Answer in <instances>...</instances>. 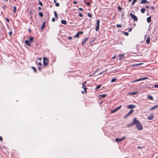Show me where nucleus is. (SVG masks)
I'll return each mask as SVG.
<instances>
[{
  "instance_id": "f257e3e1",
  "label": "nucleus",
  "mask_w": 158,
  "mask_h": 158,
  "mask_svg": "<svg viewBox=\"0 0 158 158\" xmlns=\"http://www.w3.org/2000/svg\"><path fill=\"white\" fill-rule=\"evenodd\" d=\"M134 124L138 130H142L143 129L142 125L136 119V118L134 119Z\"/></svg>"
},
{
  "instance_id": "f03ea898",
  "label": "nucleus",
  "mask_w": 158,
  "mask_h": 158,
  "mask_svg": "<svg viewBox=\"0 0 158 158\" xmlns=\"http://www.w3.org/2000/svg\"><path fill=\"white\" fill-rule=\"evenodd\" d=\"M48 60L46 57L43 58V64L44 66H47L48 64Z\"/></svg>"
},
{
  "instance_id": "7ed1b4c3",
  "label": "nucleus",
  "mask_w": 158,
  "mask_h": 158,
  "mask_svg": "<svg viewBox=\"0 0 158 158\" xmlns=\"http://www.w3.org/2000/svg\"><path fill=\"white\" fill-rule=\"evenodd\" d=\"M100 20L99 19L97 20L96 22V26L95 27V29L96 31H98L100 27Z\"/></svg>"
},
{
  "instance_id": "20e7f679",
  "label": "nucleus",
  "mask_w": 158,
  "mask_h": 158,
  "mask_svg": "<svg viewBox=\"0 0 158 158\" xmlns=\"http://www.w3.org/2000/svg\"><path fill=\"white\" fill-rule=\"evenodd\" d=\"M130 16H131V18L133 19L134 21H137L138 18L134 14H133L132 13L130 14Z\"/></svg>"
},
{
  "instance_id": "39448f33",
  "label": "nucleus",
  "mask_w": 158,
  "mask_h": 158,
  "mask_svg": "<svg viewBox=\"0 0 158 158\" xmlns=\"http://www.w3.org/2000/svg\"><path fill=\"white\" fill-rule=\"evenodd\" d=\"M121 106H120L116 108H115L114 109V110H112L111 111L110 113L111 114H112V113H114L116 112L121 107Z\"/></svg>"
},
{
  "instance_id": "423d86ee",
  "label": "nucleus",
  "mask_w": 158,
  "mask_h": 158,
  "mask_svg": "<svg viewBox=\"0 0 158 158\" xmlns=\"http://www.w3.org/2000/svg\"><path fill=\"white\" fill-rule=\"evenodd\" d=\"M148 77H143V78H140V79H137V80H135V81H131V82H136L139 81H140L144 80H145V79H148Z\"/></svg>"
},
{
  "instance_id": "0eeeda50",
  "label": "nucleus",
  "mask_w": 158,
  "mask_h": 158,
  "mask_svg": "<svg viewBox=\"0 0 158 158\" xmlns=\"http://www.w3.org/2000/svg\"><path fill=\"white\" fill-rule=\"evenodd\" d=\"M134 111L133 109H131L124 117V118H126L127 117L129 116Z\"/></svg>"
},
{
  "instance_id": "6e6552de",
  "label": "nucleus",
  "mask_w": 158,
  "mask_h": 158,
  "mask_svg": "<svg viewBox=\"0 0 158 158\" xmlns=\"http://www.w3.org/2000/svg\"><path fill=\"white\" fill-rule=\"evenodd\" d=\"M154 118V115L153 114H150L148 117V120H152Z\"/></svg>"
},
{
  "instance_id": "1a4fd4ad",
  "label": "nucleus",
  "mask_w": 158,
  "mask_h": 158,
  "mask_svg": "<svg viewBox=\"0 0 158 158\" xmlns=\"http://www.w3.org/2000/svg\"><path fill=\"white\" fill-rule=\"evenodd\" d=\"M83 33V31H80L79 32L77 33L76 35L74 36V37H78L79 36V35L81 34H82Z\"/></svg>"
},
{
  "instance_id": "9d476101",
  "label": "nucleus",
  "mask_w": 158,
  "mask_h": 158,
  "mask_svg": "<svg viewBox=\"0 0 158 158\" xmlns=\"http://www.w3.org/2000/svg\"><path fill=\"white\" fill-rule=\"evenodd\" d=\"M24 42L28 46H31V44L29 41L26 40Z\"/></svg>"
},
{
  "instance_id": "9b49d317",
  "label": "nucleus",
  "mask_w": 158,
  "mask_h": 158,
  "mask_svg": "<svg viewBox=\"0 0 158 158\" xmlns=\"http://www.w3.org/2000/svg\"><path fill=\"white\" fill-rule=\"evenodd\" d=\"M135 107V106L134 105H130L127 106V108L131 109Z\"/></svg>"
},
{
  "instance_id": "f8f14e48",
  "label": "nucleus",
  "mask_w": 158,
  "mask_h": 158,
  "mask_svg": "<svg viewBox=\"0 0 158 158\" xmlns=\"http://www.w3.org/2000/svg\"><path fill=\"white\" fill-rule=\"evenodd\" d=\"M140 3L144 4L145 3H148V2L146 0H141L140 1Z\"/></svg>"
},
{
  "instance_id": "ddd939ff",
  "label": "nucleus",
  "mask_w": 158,
  "mask_h": 158,
  "mask_svg": "<svg viewBox=\"0 0 158 158\" xmlns=\"http://www.w3.org/2000/svg\"><path fill=\"white\" fill-rule=\"evenodd\" d=\"M150 36H148L147 37V39L146 40V43L147 44H149L150 41Z\"/></svg>"
},
{
  "instance_id": "4468645a",
  "label": "nucleus",
  "mask_w": 158,
  "mask_h": 158,
  "mask_svg": "<svg viewBox=\"0 0 158 158\" xmlns=\"http://www.w3.org/2000/svg\"><path fill=\"white\" fill-rule=\"evenodd\" d=\"M134 120H133V122H132V123H130V124H128L127 125V127H132L134 125Z\"/></svg>"
},
{
  "instance_id": "2eb2a0df",
  "label": "nucleus",
  "mask_w": 158,
  "mask_h": 158,
  "mask_svg": "<svg viewBox=\"0 0 158 158\" xmlns=\"http://www.w3.org/2000/svg\"><path fill=\"white\" fill-rule=\"evenodd\" d=\"M45 23H46L45 21H44V22L42 25L41 26V29L43 30L44 29V28L45 26Z\"/></svg>"
},
{
  "instance_id": "dca6fc26",
  "label": "nucleus",
  "mask_w": 158,
  "mask_h": 158,
  "mask_svg": "<svg viewBox=\"0 0 158 158\" xmlns=\"http://www.w3.org/2000/svg\"><path fill=\"white\" fill-rule=\"evenodd\" d=\"M61 23L65 25L67 24V21L65 20H61Z\"/></svg>"
},
{
  "instance_id": "f3484780",
  "label": "nucleus",
  "mask_w": 158,
  "mask_h": 158,
  "mask_svg": "<svg viewBox=\"0 0 158 158\" xmlns=\"http://www.w3.org/2000/svg\"><path fill=\"white\" fill-rule=\"evenodd\" d=\"M157 107H158V105H156L155 106H154L152 107L150 109V110H153L156 108Z\"/></svg>"
},
{
  "instance_id": "a211bd4d",
  "label": "nucleus",
  "mask_w": 158,
  "mask_h": 158,
  "mask_svg": "<svg viewBox=\"0 0 158 158\" xmlns=\"http://www.w3.org/2000/svg\"><path fill=\"white\" fill-rule=\"evenodd\" d=\"M88 40V38H86L84 39L82 43V45L83 46L84 44L85 43V42L87 40Z\"/></svg>"
},
{
  "instance_id": "6ab92c4d",
  "label": "nucleus",
  "mask_w": 158,
  "mask_h": 158,
  "mask_svg": "<svg viewBox=\"0 0 158 158\" xmlns=\"http://www.w3.org/2000/svg\"><path fill=\"white\" fill-rule=\"evenodd\" d=\"M151 21V17H148L147 18V21L148 23H149Z\"/></svg>"
},
{
  "instance_id": "aec40b11",
  "label": "nucleus",
  "mask_w": 158,
  "mask_h": 158,
  "mask_svg": "<svg viewBox=\"0 0 158 158\" xmlns=\"http://www.w3.org/2000/svg\"><path fill=\"white\" fill-rule=\"evenodd\" d=\"M115 140L117 142H121V141H122V139H119L118 138H116Z\"/></svg>"
},
{
  "instance_id": "412c9836",
  "label": "nucleus",
  "mask_w": 158,
  "mask_h": 158,
  "mask_svg": "<svg viewBox=\"0 0 158 158\" xmlns=\"http://www.w3.org/2000/svg\"><path fill=\"white\" fill-rule=\"evenodd\" d=\"M147 97L151 100H152L153 99V98L152 96L149 95H148Z\"/></svg>"
},
{
  "instance_id": "4be33fe9",
  "label": "nucleus",
  "mask_w": 158,
  "mask_h": 158,
  "mask_svg": "<svg viewBox=\"0 0 158 158\" xmlns=\"http://www.w3.org/2000/svg\"><path fill=\"white\" fill-rule=\"evenodd\" d=\"M13 9H14L13 12L14 13H15L16 12V6H13Z\"/></svg>"
},
{
  "instance_id": "5701e85b",
  "label": "nucleus",
  "mask_w": 158,
  "mask_h": 158,
  "mask_svg": "<svg viewBox=\"0 0 158 158\" xmlns=\"http://www.w3.org/2000/svg\"><path fill=\"white\" fill-rule=\"evenodd\" d=\"M100 97H102V98H105L106 97V94H103L102 95H99Z\"/></svg>"
},
{
  "instance_id": "b1692460",
  "label": "nucleus",
  "mask_w": 158,
  "mask_h": 158,
  "mask_svg": "<svg viewBox=\"0 0 158 158\" xmlns=\"http://www.w3.org/2000/svg\"><path fill=\"white\" fill-rule=\"evenodd\" d=\"M140 10L142 13H144L145 11V9L144 8H143L141 9Z\"/></svg>"
},
{
  "instance_id": "393cba45",
  "label": "nucleus",
  "mask_w": 158,
  "mask_h": 158,
  "mask_svg": "<svg viewBox=\"0 0 158 158\" xmlns=\"http://www.w3.org/2000/svg\"><path fill=\"white\" fill-rule=\"evenodd\" d=\"M102 85H98L97 86V87L95 88V89H100L101 88Z\"/></svg>"
},
{
  "instance_id": "a878e982",
  "label": "nucleus",
  "mask_w": 158,
  "mask_h": 158,
  "mask_svg": "<svg viewBox=\"0 0 158 158\" xmlns=\"http://www.w3.org/2000/svg\"><path fill=\"white\" fill-rule=\"evenodd\" d=\"M116 80H117V79L116 78H114L112 79L111 80V82H114L116 81Z\"/></svg>"
},
{
  "instance_id": "bb28decb",
  "label": "nucleus",
  "mask_w": 158,
  "mask_h": 158,
  "mask_svg": "<svg viewBox=\"0 0 158 158\" xmlns=\"http://www.w3.org/2000/svg\"><path fill=\"white\" fill-rule=\"evenodd\" d=\"M34 38L33 36H31L30 37L29 39V41H32L33 40Z\"/></svg>"
},
{
  "instance_id": "cd10ccee",
  "label": "nucleus",
  "mask_w": 158,
  "mask_h": 158,
  "mask_svg": "<svg viewBox=\"0 0 158 158\" xmlns=\"http://www.w3.org/2000/svg\"><path fill=\"white\" fill-rule=\"evenodd\" d=\"M39 15L41 17H42L43 16V13L41 12H39Z\"/></svg>"
},
{
  "instance_id": "c85d7f7f",
  "label": "nucleus",
  "mask_w": 158,
  "mask_h": 158,
  "mask_svg": "<svg viewBox=\"0 0 158 158\" xmlns=\"http://www.w3.org/2000/svg\"><path fill=\"white\" fill-rule=\"evenodd\" d=\"M31 68L32 69L34 70V72L35 73L36 72V69L35 68V67H34V66H32Z\"/></svg>"
},
{
  "instance_id": "c756f323",
  "label": "nucleus",
  "mask_w": 158,
  "mask_h": 158,
  "mask_svg": "<svg viewBox=\"0 0 158 158\" xmlns=\"http://www.w3.org/2000/svg\"><path fill=\"white\" fill-rule=\"evenodd\" d=\"M137 94V93L136 92H132V93H131L130 94H131V95H135V94Z\"/></svg>"
},
{
  "instance_id": "7c9ffc66",
  "label": "nucleus",
  "mask_w": 158,
  "mask_h": 158,
  "mask_svg": "<svg viewBox=\"0 0 158 158\" xmlns=\"http://www.w3.org/2000/svg\"><path fill=\"white\" fill-rule=\"evenodd\" d=\"M54 13L55 17L56 18H57V14L56 12L55 11H54Z\"/></svg>"
},
{
  "instance_id": "2f4dec72",
  "label": "nucleus",
  "mask_w": 158,
  "mask_h": 158,
  "mask_svg": "<svg viewBox=\"0 0 158 158\" xmlns=\"http://www.w3.org/2000/svg\"><path fill=\"white\" fill-rule=\"evenodd\" d=\"M87 15L90 18H91L92 17V15L90 13H88Z\"/></svg>"
},
{
  "instance_id": "473e14b6",
  "label": "nucleus",
  "mask_w": 158,
  "mask_h": 158,
  "mask_svg": "<svg viewBox=\"0 0 158 158\" xmlns=\"http://www.w3.org/2000/svg\"><path fill=\"white\" fill-rule=\"evenodd\" d=\"M55 5H56V6L57 7H58V6H59L60 5H59V4L58 3L56 2L55 4Z\"/></svg>"
},
{
  "instance_id": "72a5a7b5",
  "label": "nucleus",
  "mask_w": 158,
  "mask_h": 158,
  "mask_svg": "<svg viewBox=\"0 0 158 158\" xmlns=\"http://www.w3.org/2000/svg\"><path fill=\"white\" fill-rule=\"evenodd\" d=\"M39 4L40 6H43L42 3L41 2L40 0L39 1Z\"/></svg>"
},
{
  "instance_id": "f704fd0d",
  "label": "nucleus",
  "mask_w": 158,
  "mask_h": 158,
  "mask_svg": "<svg viewBox=\"0 0 158 158\" xmlns=\"http://www.w3.org/2000/svg\"><path fill=\"white\" fill-rule=\"evenodd\" d=\"M116 27H122V26L120 24H117L116 25Z\"/></svg>"
},
{
  "instance_id": "c9c22d12",
  "label": "nucleus",
  "mask_w": 158,
  "mask_h": 158,
  "mask_svg": "<svg viewBox=\"0 0 158 158\" xmlns=\"http://www.w3.org/2000/svg\"><path fill=\"white\" fill-rule=\"evenodd\" d=\"M87 89V88H86L85 86H84V90L85 91V93H86V92H87L86 89Z\"/></svg>"
},
{
  "instance_id": "e433bc0d",
  "label": "nucleus",
  "mask_w": 158,
  "mask_h": 158,
  "mask_svg": "<svg viewBox=\"0 0 158 158\" xmlns=\"http://www.w3.org/2000/svg\"><path fill=\"white\" fill-rule=\"evenodd\" d=\"M2 7L4 10L5 9L6 7V6L5 5H3V6H2Z\"/></svg>"
},
{
  "instance_id": "4c0bfd02",
  "label": "nucleus",
  "mask_w": 158,
  "mask_h": 158,
  "mask_svg": "<svg viewBox=\"0 0 158 158\" xmlns=\"http://www.w3.org/2000/svg\"><path fill=\"white\" fill-rule=\"evenodd\" d=\"M118 9L119 10H122V9L120 7V6H118Z\"/></svg>"
},
{
  "instance_id": "58836bf2",
  "label": "nucleus",
  "mask_w": 158,
  "mask_h": 158,
  "mask_svg": "<svg viewBox=\"0 0 158 158\" xmlns=\"http://www.w3.org/2000/svg\"><path fill=\"white\" fill-rule=\"evenodd\" d=\"M124 34L125 35H126V36H127L128 35H129V34L127 33V32H125L124 33Z\"/></svg>"
},
{
  "instance_id": "ea45409f",
  "label": "nucleus",
  "mask_w": 158,
  "mask_h": 158,
  "mask_svg": "<svg viewBox=\"0 0 158 158\" xmlns=\"http://www.w3.org/2000/svg\"><path fill=\"white\" fill-rule=\"evenodd\" d=\"M154 86L156 88H158V84L155 85Z\"/></svg>"
},
{
  "instance_id": "a19ab883",
  "label": "nucleus",
  "mask_w": 158,
  "mask_h": 158,
  "mask_svg": "<svg viewBox=\"0 0 158 158\" xmlns=\"http://www.w3.org/2000/svg\"><path fill=\"white\" fill-rule=\"evenodd\" d=\"M12 34V32L11 31H10L9 32V34L10 36H11Z\"/></svg>"
},
{
  "instance_id": "79ce46f5",
  "label": "nucleus",
  "mask_w": 158,
  "mask_h": 158,
  "mask_svg": "<svg viewBox=\"0 0 158 158\" xmlns=\"http://www.w3.org/2000/svg\"><path fill=\"white\" fill-rule=\"evenodd\" d=\"M85 2L86 3V4L88 5V6H90V3L89 2Z\"/></svg>"
},
{
  "instance_id": "37998d69",
  "label": "nucleus",
  "mask_w": 158,
  "mask_h": 158,
  "mask_svg": "<svg viewBox=\"0 0 158 158\" xmlns=\"http://www.w3.org/2000/svg\"><path fill=\"white\" fill-rule=\"evenodd\" d=\"M6 20L7 22H9V19L8 18H6Z\"/></svg>"
},
{
  "instance_id": "c03bdc74",
  "label": "nucleus",
  "mask_w": 158,
  "mask_h": 158,
  "mask_svg": "<svg viewBox=\"0 0 158 158\" xmlns=\"http://www.w3.org/2000/svg\"><path fill=\"white\" fill-rule=\"evenodd\" d=\"M79 16L81 17H82L83 16L82 14L81 13H80L79 14Z\"/></svg>"
},
{
  "instance_id": "a18cd8bd",
  "label": "nucleus",
  "mask_w": 158,
  "mask_h": 158,
  "mask_svg": "<svg viewBox=\"0 0 158 158\" xmlns=\"http://www.w3.org/2000/svg\"><path fill=\"white\" fill-rule=\"evenodd\" d=\"M52 20L53 22H54L55 21V19L54 18H52Z\"/></svg>"
},
{
  "instance_id": "49530a36",
  "label": "nucleus",
  "mask_w": 158,
  "mask_h": 158,
  "mask_svg": "<svg viewBox=\"0 0 158 158\" xmlns=\"http://www.w3.org/2000/svg\"><path fill=\"white\" fill-rule=\"evenodd\" d=\"M141 64H135L134 65V66H138V65H141Z\"/></svg>"
},
{
  "instance_id": "de8ad7c7",
  "label": "nucleus",
  "mask_w": 158,
  "mask_h": 158,
  "mask_svg": "<svg viewBox=\"0 0 158 158\" xmlns=\"http://www.w3.org/2000/svg\"><path fill=\"white\" fill-rule=\"evenodd\" d=\"M72 37H71V36H69L68 37V39L69 40H72Z\"/></svg>"
},
{
  "instance_id": "09e8293b",
  "label": "nucleus",
  "mask_w": 158,
  "mask_h": 158,
  "mask_svg": "<svg viewBox=\"0 0 158 158\" xmlns=\"http://www.w3.org/2000/svg\"><path fill=\"white\" fill-rule=\"evenodd\" d=\"M3 139V138L2 136H0V141H2Z\"/></svg>"
},
{
  "instance_id": "8fccbe9b",
  "label": "nucleus",
  "mask_w": 158,
  "mask_h": 158,
  "mask_svg": "<svg viewBox=\"0 0 158 158\" xmlns=\"http://www.w3.org/2000/svg\"><path fill=\"white\" fill-rule=\"evenodd\" d=\"M132 28H129V32H130V31H131L132 30Z\"/></svg>"
},
{
  "instance_id": "3c124183",
  "label": "nucleus",
  "mask_w": 158,
  "mask_h": 158,
  "mask_svg": "<svg viewBox=\"0 0 158 158\" xmlns=\"http://www.w3.org/2000/svg\"><path fill=\"white\" fill-rule=\"evenodd\" d=\"M135 3V2L132 1V2L131 3V5H134Z\"/></svg>"
},
{
  "instance_id": "603ef678",
  "label": "nucleus",
  "mask_w": 158,
  "mask_h": 158,
  "mask_svg": "<svg viewBox=\"0 0 158 158\" xmlns=\"http://www.w3.org/2000/svg\"><path fill=\"white\" fill-rule=\"evenodd\" d=\"M150 8L152 9H154V7L153 6H151L150 7Z\"/></svg>"
},
{
  "instance_id": "864d4df0",
  "label": "nucleus",
  "mask_w": 158,
  "mask_h": 158,
  "mask_svg": "<svg viewBox=\"0 0 158 158\" xmlns=\"http://www.w3.org/2000/svg\"><path fill=\"white\" fill-rule=\"evenodd\" d=\"M79 10H81V11H82L83 10V9L81 8H79Z\"/></svg>"
},
{
  "instance_id": "5fc2aeb1",
  "label": "nucleus",
  "mask_w": 158,
  "mask_h": 158,
  "mask_svg": "<svg viewBox=\"0 0 158 158\" xmlns=\"http://www.w3.org/2000/svg\"><path fill=\"white\" fill-rule=\"evenodd\" d=\"M41 9V8L40 7H39L38 8V10H40Z\"/></svg>"
},
{
  "instance_id": "6e6d98bb",
  "label": "nucleus",
  "mask_w": 158,
  "mask_h": 158,
  "mask_svg": "<svg viewBox=\"0 0 158 158\" xmlns=\"http://www.w3.org/2000/svg\"><path fill=\"white\" fill-rule=\"evenodd\" d=\"M73 3L74 4H75L77 3V2L76 1H74Z\"/></svg>"
},
{
  "instance_id": "4d7b16f0",
  "label": "nucleus",
  "mask_w": 158,
  "mask_h": 158,
  "mask_svg": "<svg viewBox=\"0 0 158 158\" xmlns=\"http://www.w3.org/2000/svg\"><path fill=\"white\" fill-rule=\"evenodd\" d=\"M38 64L39 65H42V64L41 62H39L38 63Z\"/></svg>"
},
{
  "instance_id": "13d9d810",
  "label": "nucleus",
  "mask_w": 158,
  "mask_h": 158,
  "mask_svg": "<svg viewBox=\"0 0 158 158\" xmlns=\"http://www.w3.org/2000/svg\"><path fill=\"white\" fill-rule=\"evenodd\" d=\"M125 138V137H123L121 139H122V141L123 140V139H124Z\"/></svg>"
},
{
  "instance_id": "bf43d9fd",
  "label": "nucleus",
  "mask_w": 158,
  "mask_h": 158,
  "mask_svg": "<svg viewBox=\"0 0 158 158\" xmlns=\"http://www.w3.org/2000/svg\"><path fill=\"white\" fill-rule=\"evenodd\" d=\"M138 148H139V149H142V148L141 147H139V146H138Z\"/></svg>"
},
{
  "instance_id": "052dcab7",
  "label": "nucleus",
  "mask_w": 158,
  "mask_h": 158,
  "mask_svg": "<svg viewBox=\"0 0 158 158\" xmlns=\"http://www.w3.org/2000/svg\"><path fill=\"white\" fill-rule=\"evenodd\" d=\"M38 69L39 70H40L41 69V68L40 67H39Z\"/></svg>"
},
{
  "instance_id": "680f3d73",
  "label": "nucleus",
  "mask_w": 158,
  "mask_h": 158,
  "mask_svg": "<svg viewBox=\"0 0 158 158\" xmlns=\"http://www.w3.org/2000/svg\"><path fill=\"white\" fill-rule=\"evenodd\" d=\"M136 1H137V0H133L132 1L135 2H136Z\"/></svg>"
},
{
  "instance_id": "e2e57ef3",
  "label": "nucleus",
  "mask_w": 158,
  "mask_h": 158,
  "mask_svg": "<svg viewBox=\"0 0 158 158\" xmlns=\"http://www.w3.org/2000/svg\"><path fill=\"white\" fill-rule=\"evenodd\" d=\"M85 85V83H84V84H83V85H82V86H82V88H83V86H84H84H84Z\"/></svg>"
},
{
  "instance_id": "0e129e2a",
  "label": "nucleus",
  "mask_w": 158,
  "mask_h": 158,
  "mask_svg": "<svg viewBox=\"0 0 158 158\" xmlns=\"http://www.w3.org/2000/svg\"><path fill=\"white\" fill-rule=\"evenodd\" d=\"M116 57V56H114V57L112 58V59H115Z\"/></svg>"
},
{
  "instance_id": "69168bd1",
  "label": "nucleus",
  "mask_w": 158,
  "mask_h": 158,
  "mask_svg": "<svg viewBox=\"0 0 158 158\" xmlns=\"http://www.w3.org/2000/svg\"><path fill=\"white\" fill-rule=\"evenodd\" d=\"M146 7L147 8H149V6H146Z\"/></svg>"
},
{
  "instance_id": "338daca9",
  "label": "nucleus",
  "mask_w": 158,
  "mask_h": 158,
  "mask_svg": "<svg viewBox=\"0 0 158 158\" xmlns=\"http://www.w3.org/2000/svg\"><path fill=\"white\" fill-rule=\"evenodd\" d=\"M38 59L40 60H41V58H38Z\"/></svg>"
},
{
  "instance_id": "774afa93",
  "label": "nucleus",
  "mask_w": 158,
  "mask_h": 158,
  "mask_svg": "<svg viewBox=\"0 0 158 158\" xmlns=\"http://www.w3.org/2000/svg\"><path fill=\"white\" fill-rule=\"evenodd\" d=\"M54 2L56 4V0H54Z\"/></svg>"
}]
</instances>
